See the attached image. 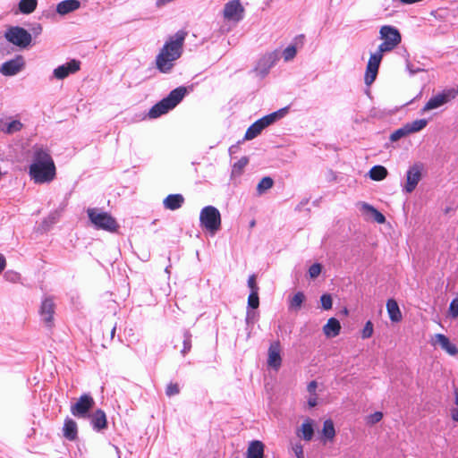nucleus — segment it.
<instances>
[{"label": "nucleus", "instance_id": "obj_1", "mask_svg": "<svg viewBox=\"0 0 458 458\" xmlns=\"http://www.w3.org/2000/svg\"><path fill=\"white\" fill-rule=\"evenodd\" d=\"M187 35V31L181 30L169 37L156 57V67L160 72L168 73L172 71L174 62L182 55Z\"/></svg>", "mask_w": 458, "mask_h": 458}, {"label": "nucleus", "instance_id": "obj_2", "mask_svg": "<svg viewBox=\"0 0 458 458\" xmlns=\"http://www.w3.org/2000/svg\"><path fill=\"white\" fill-rule=\"evenodd\" d=\"M29 175L37 184L49 183L54 181L56 175V167L47 149L35 148L29 167Z\"/></svg>", "mask_w": 458, "mask_h": 458}, {"label": "nucleus", "instance_id": "obj_3", "mask_svg": "<svg viewBox=\"0 0 458 458\" xmlns=\"http://www.w3.org/2000/svg\"><path fill=\"white\" fill-rule=\"evenodd\" d=\"M187 89L183 86H180L173 89L167 97L155 104L148 111L150 118H157L174 108L185 97Z\"/></svg>", "mask_w": 458, "mask_h": 458}, {"label": "nucleus", "instance_id": "obj_4", "mask_svg": "<svg viewBox=\"0 0 458 458\" xmlns=\"http://www.w3.org/2000/svg\"><path fill=\"white\" fill-rule=\"evenodd\" d=\"M88 216L95 228L108 232H116L119 225L116 220L107 212L98 208H88Z\"/></svg>", "mask_w": 458, "mask_h": 458}, {"label": "nucleus", "instance_id": "obj_5", "mask_svg": "<svg viewBox=\"0 0 458 458\" xmlns=\"http://www.w3.org/2000/svg\"><path fill=\"white\" fill-rule=\"evenodd\" d=\"M380 38L383 42L378 46L380 52H390L394 50L402 40L399 30L391 25H384L379 30Z\"/></svg>", "mask_w": 458, "mask_h": 458}, {"label": "nucleus", "instance_id": "obj_6", "mask_svg": "<svg viewBox=\"0 0 458 458\" xmlns=\"http://www.w3.org/2000/svg\"><path fill=\"white\" fill-rule=\"evenodd\" d=\"M200 225L211 233H216L221 228V215L219 210L213 206L203 208L199 214Z\"/></svg>", "mask_w": 458, "mask_h": 458}, {"label": "nucleus", "instance_id": "obj_7", "mask_svg": "<svg viewBox=\"0 0 458 458\" xmlns=\"http://www.w3.org/2000/svg\"><path fill=\"white\" fill-rule=\"evenodd\" d=\"M4 38L10 43L21 48L27 47L31 42L30 33L19 26L9 28L4 33Z\"/></svg>", "mask_w": 458, "mask_h": 458}, {"label": "nucleus", "instance_id": "obj_8", "mask_svg": "<svg viewBox=\"0 0 458 458\" xmlns=\"http://www.w3.org/2000/svg\"><path fill=\"white\" fill-rule=\"evenodd\" d=\"M458 96V89H446L432 97L423 106L422 112L438 108Z\"/></svg>", "mask_w": 458, "mask_h": 458}, {"label": "nucleus", "instance_id": "obj_9", "mask_svg": "<svg viewBox=\"0 0 458 458\" xmlns=\"http://www.w3.org/2000/svg\"><path fill=\"white\" fill-rule=\"evenodd\" d=\"M95 405V401L89 394H83L77 402L71 406V412L79 419L89 417L90 410Z\"/></svg>", "mask_w": 458, "mask_h": 458}, {"label": "nucleus", "instance_id": "obj_10", "mask_svg": "<svg viewBox=\"0 0 458 458\" xmlns=\"http://www.w3.org/2000/svg\"><path fill=\"white\" fill-rule=\"evenodd\" d=\"M423 165L416 163L410 166L406 173V182L403 187V191L411 193L417 187L422 178Z\"/></svg>", "mask_w": 458, "mask_h": 458}, {"label": "nucleus", "instance_id": "obj_11", "mask_svg": "<svg viewBox=\"0 0 458 458\" xmlns=\"http://www.w3.org/2000/svg\"><path fill=\"white\" fill-rule=\"evenodd\" d=\"M383 54V52L377 49L376 53L370 55L364 76L366 85H371L376 80Z\"/></svg>", "mask_w": 458, "mask_h": 458}, {"label": "nucleus", "instance_id": "obj_12", "mask_svg": "<svg viewBox=\"0 0 458 458\" xmlns=\"http://www.w3.org/2000/svg\"><path fill=\"white\" fill-rule=\"evenodd\" d=\"M223 13L225 19L239 21L243 18L244 8L240 0H231L225 4Z\"/></svg>", "mask_w": 458, "mask_h": 458}, {"label": "nucleus", "instance_id": "obj_13", "mask_svg": "<svg viewBox=\"0 0 458 458\" xmlns=\"http://www.w3.org/2000/svg\"><path fill=\"white\" fill-rule=\"evenodd\" d=\"M55 304L51 297H47L42 301L39 314L47 327H52L54 325V314Z\"/></svg>", "mask_w": 458, "mask_h": 458}, {"label": "nucleus", "instance_id": "obj_14", "mask_svg": "<svg viewBox=\"0 0 458 458\" xmlns=\"http://www.w3.org/2000/svg\"><path fill=\"white\" fill-rule=\"evenodd\" d=\"M25 65L24 59L21 55L4 62L0 67V72L4 76H13L20 72Z\"/></svg>", "mask_w": 458, "mask_h": 458}, {"label": "nucleus", "instance_id": "obj_15", "mask_svg": "<svg viewBox=\"0 0 458 458\" xmlns=\"http://www.w3.org/2000/svg\"><path fill=\"white\" fill-rule=\"evenodd\" d=\"M282 365L281 344L279 341H274L270 344L267 352V366L278 370Z\"/></svg>", "mask_w": 458, "mask_h": 458}, {"label": "nucleus", "instance_id": "obj_16", "mask_svg": "<svg viewBox=\"0 0 458 458\" xmlns=\"http://www.w3.org/2000/svg\"><path fill=\"white\" fill-rule=\"evenodd\" d=\"M81 62L75 59L58 66L54 70V76L58 80H64L71 73H74L80 70Z\"/></svg>", "mask_w": 458, "mask_h": 458}, {"label": "nucleus", "instance_id": "obj_17", "mask_svg": "<svg viewBox=\"0 0 458 458\" xmlns=\"http://www.w3.org/2000/svg\"><path fill=\"white\" fill-rule=\"evenodd\" d=\"M87 418L89 419L90 425L96 431H102L107 428L106 415L101 409L96 410L91 414H89Z\"/></svg>", "mask_w": 458, "mask_h": 458}, {"label": "nucleus", "instance_id": "obj_18", "mask_svg": "<svg viewBox=\"0 0 458 458\" xmlns=\"http://www.w3.org/2000/svg\"><path fill=\"white\" fill-rule=\"evenodd\" d=\"M438 344L441 348L450 355H456L458 353V348L453 344L449 338L443 334L435 335V340L433 344Z\"/></svg>", "mask_w": 458, "mask_h": 458}, {"label": "nucleus", "instance_id": "obj_19", "mask_svg": "<svg viewBox=\"0 0 458 458\" xmlns=\"http://www.w3.org/2000/svg\"><path fill=\"white\" fill-rule=\"evenodd\" d=\"M265 445L259 440H253L249 444L246 458H264Z\"/></svg>", "mask_w": 458, "mask_h": 458}, {"label": "nucleus", "instance_id": "obj_20", "mask_svg": "<svg viewBox=\"0 0 458 458\" xmlns=\"http://www.w3.org/2000/svg\"><path fill=\"white\" fill-rule=\"evenodd\" d=\"M63 434H64V437L70 441H73L77 438V437H78L77 423L71 418H66L64 420V427H63Z\"/></svg>", "mask_w": 458, "mask_h": 458}, {"label": "nucleus", "instance_id": "obj_21", "mask_svg": "<svg viewBox=\"0 0 458 458\" xmlns=\"http://www.w3.org/2000/svg\"><path fill=\"white\" fill-rule=\"evenodd\" d=\"M184 203V197L182 194H170L164 200L165 208L169 210H176Z\"/></svg>", "mask_w": 458, "mask_h": 458}, {"label": "nucleus", "instance_id": "obj_22", "mask_svg": "<svg viewBox=\"0 0 458 458\" xmlns=\"http://www.w3.org/2000/svg\"><path fill=\"white\" fill-rule=\"evenodd\" d=\"M358 206H360V211L363 213H369L371 214L373 219L378 223V224H384L386 222L385 216L379 212L377 209H376L373 206L369 205L366 202H359Z\"/></svg>", "mask_w": 458, "mask_h": 458}, {"label": "nucleus", "instance_id": "obj_23", "mask_svg": "<svg viewBox=\"0 0 458 458\" xmlns=\"http://www.w3.org/2000/svg\"><path fill=\"white\" fill-rule=\"evenodd\" d=\"M341 330V325L338 319L331 318L327 320V323L323 327V332L328 338L335 337L339 335Z\"/></svg>", "mask_w": 458, "mask_h": 458}, {"label": "nucleus", "instance_id": "obj_24", "mask_svg": "<svg viewBox=\"0 0 458 458\" xmlns=\"http://www.w3.org/2000/svg\"><path fill=\"white\" fill-rule=\"evenodd\" d=\"M81 3L78 0H64L57 4L56 12L61 15H64L79 9Z\"/></svg>", "mask_w": 458, "mask_h": 458}, {"label": "nucleus", "instance_id": "obj_25", "mask_svg": "<svg viewBox=\"0 0 458 458\" xmlns=\"http://www.w3.org/2000/svg\"><path fill=\"white\" fill-rule=\"evenodd\" d=\"M287 112L288 108L284 107L267 115L263 116L262 118L259 119V123H261V124H263V127L266 128L270 124L274 123L276 121L283 118L287 114Z\"/></svg>", "mask_w": 458, "mask_h": 458}, {"label": "nucleus", "instance_id": "obj_26", "mask_svg": "<svg viewBox=\"0 0 458 458\" xmlns=\"http://www.w3.org/2000/svg\"><path fill=\"white\" fill-rule=\"evenodd\" d=\"M321 435V440L324 444H326L327 441L332 442L334 440L335 437V429L334 422L331 420H327L324 421Z\"/></svg>", "mask_w": 458, "mask_h": 458}, {"label": "nucleus", "instance_id": "obj_27", "mask_svg": "<svg viewBox=\"0 0 458 458\" xmlns=\"http://www.w3.org/2000/svg\"><path fill=\"white\" fill-rule=\"evenodd\" d=\"M386 310L391 321L399 322L402 319V313L395 300L389 299L386 301Z\"/></svg>", "mask_w": 458, "mask_h": 458}, {"label": "nucleus", "instance_id": "obj_28", "mask_svg": "<svg viewBox=\"0 0 458 458\" xmlns=\"http://www.w3.org/2000/svg\"><path fill=\"white\" fill-rule=\"evenodd\" d=\"M301 434H298L305 441H310L314 436L313 420L307 419L301 424L300 428Z\"/></svg>", "mask_w": 458, "mask_h": 458}, {"label": "nucleus", "instance_id": "obj_29", "mask_svg": "<svg viewBox=\"0 0 458 458\" xmlns=\"http://www.w3.org/2000/svg\"><path fill=\"white\" fill-rule=\"evenodd\" d=\"M305 299V294L302 292L296 293L289 299V310L293 311L300 310Z\"/></svg>", "mask_w": 458, "mask_h": 458}, {"label": "nucleus", "instance_id": "obj_30", "mask_svg": "<svg viewBox=\"0 0 458 458\" xmlns=\"http://www.w3.org/2000/svg\"><path fill=\"white\" fill-rule=\"evenodd\" d=\"M263 124L257 120L253 123L246 131L244 139L247 140H250L256 138L260 132L264 130Z\"/></svg>", "mask_w": 458, "mask_h": 458}, {"label": "nucleus", "instance_id": "obj_31", "mask_svg": "<svg viewBox=\"0 0 458 458\" xmlns=\"http://www.w3.org/2000/svg\"><path fill=\"white\" fill-rule=\"evenodd\" d=\"M369 174L370 179L374 181H382L387 176L388 172L387 169L383 165H374L369 170Z\"/></svg>", "mask_w": 458, "mask_h": 458}, {"label": "nucleus", "instance_id": "obj_32", "mask_svg": "<svg viewBox=\"0 0 458 458\" xmlns=\"http://www.w3.org/2000/svg\"><path fill=\"white\" fill-rule=\"evenodd\" d=\"M38 5V0H21L19 10L21 13L30 14L33 13Z\"/></svg>", "mask_w": 458, "mask_h": 458}, {"label": "nucleus", "instance_id": "obj_33", "mask_svg": "<svg viewBox=\"0 0 458 458\" xmlns=\"http://www.w3.org/2000/svg\"><path fill=\"white\" fill-rule=\"evenodd\" d=\"M274 185V180L269 177L266 176L263 177L260 182L257 185V192L259 195H261L265 193L267 190L271 189Z\"/></svg>", "mask_w": 458, "mask_h": 458}, {"label": "nucleus", "instance_id": "obj_34", "mask_svg": "<svg viewBox=\"0 0 458 458\" xmlns=\"http://www.w3.org/2000/svg\"><path fill=\"white\" fill-rule=\"evenodd\" d=\"M428 121L426 119L415 120L411 123H406L410 133H414L421 131L427 126Z\"/></svg>", "mask_w": 458, "mask_h": 458}, {"label": "nucleus", "instance_id": "obj_35", "mask_svg": "<svg viewBox=\"0 0 458 458\" xmlns=\"http://www.w3.org/2000/svg\"><path fill=\"white\" fill-rule=\"evenodd\" d=\"M191 334L189 330H185L183 332V342H182V349L181 350V353L185 356L191 349Z\"/></svg>", "mask_w": 458, "mask_h": 458}, {"label": "nucleus", "instance_id": "obj_36", "mask_svg": "<svg viewBox=\"0 0 458 458\" xmlns=\"http://www.w3.org/2000/svg\"><path fill=\"white\" fill-rule=\"evenodd\" d=\"M22 128V123L18 120H13L5 124V127L3 129V131L8 134H12L13 132L21 131Z\"/></svg>", "mask_w": 458, "mask_h": 458}, {"label": "nucleus", "instance_id": "obj_37", "mask_svg": "<svg viewBox=\"0 0 458 458\" xmlns=\"http://www.w3.org/2000/svg\"><path fill=\"white\" fill-rule=\"evenodd\" d=\"M409 134H411V133L408 130L407 125L405 124L402 128H399V129L395 130L393 133H391L389 139L391 141L394 142V141L399 140L400 139H402Z\"/></svg>", "mask_w": 458, "mask_h": 458}, {"label": "nucleus", "instance_id": "obj_38", "mask_svg": "<svg viewBox=\"0 0 458 458\" xmlns=\"http://www.w3.org/2000/svg\"><path fill=\"white\" fill-rule=\"evenodd\" d=\"M248 163L249 158L247 157H242L241 159H239L233 166V174H242L244 167L248 165Z\"/></svg>", "mask_w": 458, "mask_h": 458}, {"label": "nucleus", "instance_id": "obj_39", "mask_svg": "<svg viewBox=\"0 0 458 458\" xmlns=\"http://www.w3.org/2000/svg\"><path fill=\"white\" fill-rule=\"evenodd\" d=\"M382 418L383 413L381 411H376L366 417V423L368 425H375L376 423L379 422Z\"/></svg>", "mask_w": 458, "mask_h": 458}, {"label": "nucleus", "instance_id": "obj_40", "mask_svg": "<svg viewBox=\"0 0 458 458\" xmlns=\"http://www.w3.org/2000/svg\"><path fill=\"white\" fill-rule=\"evenodd\" d=\"M322 266L319 263H314L311 265L309 268V276L310 278L315 279L317 278L319 274L321 273Z\"/></svg>", "mask_w": 458, "mask_h": 458}, {"label": "nucleus", "instance_id": "obj_41", "mask_svg": "<svg viewBox=\"0 0 458 458\" xmlns=\"http://www.w3.org/2000/svg\"><path fill=\"white\" fill-rule=\"evenodd\" d=\"M321 306L324 310H327L332 308L333 301L332 297L328 293H325L320 297Z\"/></svg>", "mask_w": 458, "mask_h": 458}, {"label": "nucleus", "instance_id": "obj_42", "mask_svg": "<svg viewBox=\"0 0 458 458\" xmlns=\"http://www.w3.org/2000/svg\"><path fill=\"white\" fill-rule=\"evenodd\" d=\"M180 393V386L177 383H169L165 388V394L169 397L178 394Z\"/></svg>", "mask_w": 458, "mask_h": 458}, {"label": "nucleus", "instance_id": "obj_43", "mask_svg": "<svg viewBox=\"0 0 458 458\" xmlns=\"http://www.w3.org/2000/svg\"><path fill=\"white\" fill-rule=\"evenodd\" d=\"M296 47L294 46L287 47L284 52L283 56L285 61L292 60L296 55Z\"/></svg>", "mask_w": 458, "mask_h": 458}, {"label": "nucleus", "instance_id": "obj_44", "mask_svg": "<svg viewBox=\"0 0 458 458\" xmlns=\"http://www.w3.org/2000/svg\"><path fill=\"white\" fill-rule=\"evenodd\" d=\"M248 305L252 309H257L259 305V299L258 293H250L248 297Z\"/></svg>", "mask_w": 458, "mask_h": 458}, {"label": "nucleus", "instance_id": "obj_45", "mask_svg": "<svg viewBox=\"0 0 458 458\" xmlns=\"http://www.w3.org/2000/svg\"><path fill=\"white\" fill-rule=\"evenodd\" d=\"M448 312H449V315L453 318H455L458 317V297L457 298H454L450 305H449V310H448Z\"/></svg>", "mask_w": 458, "mask_h": 458}, {"label": "nucleus", "instance_id": "obj_46", "mask_svg": "<svg viewBox=\"0 0 458 458\" xmlns=\"http://www.w3.org/2000/svg\"><path fill=\"white\" fill-rule=\"evenodd\" d=\"M373 334V324L371 321H367L364 327H363V330H362V333H361V337L363 339H367V338H369Z\"/></svg>", "mask_w": 458, "mask_h": 458}, {"label": "nucleus", "instance_id": "obj_47", "mask_svg": "<svg viewBox=\"0 0 458 458\" xmlns=\"http://www.w3.org/2000/svg\"><path fill=\"white\" fill-rule=\"evenodd\" d=\"M4 278L9 282L16 283L20 280L21 276L16 272L8 271L4 274Z\"/></svg>", "mask_w": 458, "mask_h": 458}, {"label": "nucleus", "instance_id": "obj_48", "mask_svg": "<svg viewBox=\"0 0 458 458\" xmlns=\"http://www.w3.org/2000/svg\"><path fill=\"white\" fill-rule=\"evenodd\" d=\"M248 286L250 289V293H258L259 292V286L257 285V283H256L255 275H251L249 276Z\"/></svg>", "mask_w": 458, "mask_h": 458}, {"label": "nucleus", "instance_id": "obj_49", "mask_svg": "<svg viewBox=\"0 0 458 458\" xmlns=\"http://www.w3.org/2000/svg\"><path fill=\"white\" fill-rule=\"evenodd\" d=\"M292 449L297 458H304L303 447L300 443L293 445Z\"/></svg>", "mask_w": 458, "mask_h": 458}, {"label": "nucleus", "instance_id": "obj_50", "mask_svg": "<svg viewBox=\"0 0 458 458\" xmlns=\"http://www.w3.org/2000/svg\"><path fill=\"white\" fill-rule=\"evenodd\" d=\"M318 384L316 381H311L307 386V390L310 394H314L317 389Z\"/></svg>", "mask_w": 458, "mask_h": 458}, {"label": "nucleus", "instance_id": "obj_51", "mask_svg": "<svg viewBox=\"0 0 458 458\" xmlns=\"http://www.w3.org/2000/svg\"><path fill=\"white\" fill-rule=\"evenodd\" d=\"M406 66H407V69L410 72V73L412 75L423 71V69H420V68H414L410 63H407Z\"/></svg>", "mask_w": 458, "mask_h": 458}, {"label": "nucleus", "instance_id": "obj_52", "mask_svg": "<svg viewBox=\"0 0 458 458\" xmlns=\"http://www.w3.org/2000/svg\"><path fill=\"white\" fill-rule=\"evenodd\" d=\"M317 399H318V398H317L316 394H312V395L309 398V400H308V404H309V406H310V407H315V406L317 405V403H318Z\"/></svg>", "mask_w": 458, "mask_h": 458}, {"label": "nucleus", "instance_id": "obj_53", "mask_svg": "<svg viewBox=\"0 0 458 458\" xmlns=\"http://www.w3.org/2000/svg\"><path fill=\"white\" fill-rule=\"evenodd\" d=\"M5 266H6L5 258L2 254H0V274L5 268Z\"/></svg>", "mask_w": 458, "mask_h": 458}, {"label": "nucleus", "instance_id": "obj_54", "mask_svg": "<svg viewBox=\"0 0 458 458\" xmlns=\"http://www.w3.org/2000/svg\"><path fill=\"white\" fill-rule=\"evenodd\" d=\"M451 416L454 420L458 421V409L457 408H453L451 410Z\"/></svg>", "mask_w": 458, "mask_h": 458}, {"label": "nucleus", "instance_id": "obj_55", "mask_svg": "<svg viewBox=\"0 0 458 458\" xmlns=\"http://www.w3.org/2000/svg\"><path fill=\"white\" fill-rule=\"evenodd\" d=\"M32 30L35 35H38L41 33L42 28L40 25H38L37 27L33 28Z\"/></svg>", "mask_w": 458, "mask_h": 458}, {"label": "nucleus", "instance_id": "obj_56", "mask_svg": "<svg viewBox=\"0 0 458 458\" xmlns=\"http://www.w3.org/2000/svg\"><path fill=\"white\" fill-rule=\"evenodd\" d=\"M454 395H455V404L458 405V388H455Z\"/></svg>", "mask_w": 458, "mask_h": 458}, {"label": "nucleus", "instance_id": "obj_57", "mask_svg": "<svg viewBox=\"0 0 458 458\" xmlns=\"http://www.w3.org/2000/svg\"><path fill=\"white\" fill-rule=\"evenodd\" d=\"M115 330H116V327H114L112 328V330H111V333H110V335H111V338H114V334H115Z\"/></svg>", "mask_w": 458, "mask_h": 458}, {"label": "nucleus", "instance_id": "obj_58", "mask_svg": "<svg viewBox=\"0 0 458 458\" xmlns=\"http://www.w3.org/2000/svg\"><path fill=\"white\" fill-rule=\"evenodd\" d=\"M267 70H266V71H264V72H263V75H266V74H267Z\"/></svg>", "mask_w": 458, "mask_h": 458}]
</instances>
